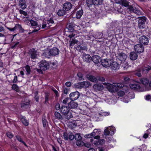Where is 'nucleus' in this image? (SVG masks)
Segmentation results:
<instances>
[{"label": "nucleus", "mask_w": 151, "mask_h": 151, "mask_svg": "<svg viewBox=\"0 0 151 151\" xmlns=\"http://www.w3.org/2000/svg\"><path fill=\"white\" fill-rule=\"evenodd\" d=\"M97 81H105V78L102 77L98 76L97 77Z\"/></svg>", "instance_id": "obj_58"}, {"label": "nucleus", "mask_w": 151, "mask_h": 151, "mask_svg": "<svg viewBox=\"0 0 151 151\" xmlns=\"http://www.w3.org/2000/svg\"><path fill=\"white\" fill-rule=\"evenodd\" d=\"M147 18L145 16L139 17L138 21V27L140 29H143L145 28V23L146 22Z\"/></svg>", "instance_id": "obj_6"}, {"label": "nucleus", "mask_w": 151, "mask_h": 151, "mask_svg": "<svg viewBox=\"0 0 151 151\" xmlns=\"http://www.w3.org/2000/svg\"><path fill=\"white\" fill-rule=\"evenodd\" d=\"M105 142V140L104 139H101L99 140L98 142L97 143V145H102L104 144Z\"/></svg>", "instance_id": "obj_56"}, {"label": "nucleus", "mask_w": 151, "mask_h": 151, "mask_svg": "<svg viewBox=\"0 0 151 151\" xmlns=\"http://www.w3.org/2000/svg\"><path fill=\"white\" fill-rule=\"evenodd\" d=\"M114 86L117 88L115 89L116 91L119 90L118 88L121 89L124 86V84L120 83H116L114 84Z\"/></svg>", "instance_id": "obj_34"}, {"label": "nucleus", "mask_w": 151, "mask_h": 151, "mask_svg": "<svg viewBox=\"0 0 151 151\" xmlns=\"http://www.w3.org/2000/svg\"><path fill=\"white\" fill-rule=\"evenodd\" d=\"M42 122L43 126L44 127H46V124H48V122L45 117H42Z\"/></svg>", "instance_id": "obj_48"}, {"label": "nucleus", "mask_w": 151, "mask_h": 151, "mask_svg": "<svg viewBox=\"0 0 151 151\" xmlns=\"http://www.w3.org/2000/svg\"><path fill=\"white\" fill-rule=\"evenodd\" d=\"M83 83H84V85H83L84 86V88H88L91 85V83H90L87 81H83Z\"/></svg>", "instance_id": "obj_50"}, {"label": "nucleus", "mask_w": 151, "mask_h": 151, "mask_svg": "<svg viewBox=\"0 0 151 151\" xmlns=\"http://www.w3.org/2000/svg\"><path fill=\"white\" fill-rule=\"evenodd\" d=\"M19 119L22 123L25 126H27L29 124V121L26 119L25 116L20 115L19 117Z\"/></svg>", "instance_id": "obj_23"}, {"label": "nucleus", "mask_w": 151, "mask_h": 151, "mask_svg": "<svg viewBox=\"0 0 151 151\" xmlns=\"http://www.w3.org/2000/svg\"><path fill=\"white\" fill-rule=\"evenodd\" d=\"M77 76L78 77L79 80H84L83 77V74L81 73L80 72H78L77 74Z\"/></svg>", "instance_id": "obj_52"}, {"label": "nucleus", "mask_w": 151, "mask_h": 151, "mask_svg": "<svg viewBox=\"0 0 151 151\" xmlns=\"http://www.w3.org/2000/svg\"><path fill=\"white\" fill-rule=\"evenodd\" d=\"M59 52V50L56 47H54L51 49L48 52H44L43 53V55L45 57L49 58L50 55H56L58 54Z\"/></svg>", "instance_id": "obj_4"}, {"label": "nucleus", "mask_w": 151, "mask_h": 151, "mask_svg": "<svg viewBox=\"0 0 151 151\" xmlns=\"http://www.w3.org/2000/svg\"><path fill=\"white\" fill-rule=\"evenodd\" d=\"M12 88V90L17 92H19L20 91L19 86L16 84H13Z\"/></svg>", "instance_id": "obj_38"}, {"label": "nucleus", "mask_w": 151, "mask_h": 151, "mask_svg": "<svg viewBox=\"0 0 151 151\" xmlns=\"http://www.w3.org/2000/svg\"><path fill=\"white\" fill-rule=\"evenodd\" d=\"M6 134L7 136L10 139H12L14 136V135L11 132H7Z\"/></svg>", "instance_id": "obj_55"}, {"label": "nucleus", "mask_w": 151, "mask_h": 151, "mask_svg": "<svg viewBox=\"0 0 151 151\" xmlns=\"http://www.w3.org/2000/svg\"><path fill=\"white\" fill-rule=\"evenodd\" d=\"M30 22L31 26L33 28H36L37 27H39L38 29H34L32 32L30 30H29V32H28V34L29 35H30L32 33L36 32L38 31L40 29V27H39L38 25V24L36 21H35L34 20L32 19L30 20Z\"/></svg>", "instance_id": "obj_9"}, {"label": "nucleus", "mask_w": 151, "mask_h": 151, "mask_svg": "<svg viewBox=\"0 0 151 151\" xmlns=\"http://www.w3.org/2000/svg\"><path fill=\"white\" fill-rule=\"evenodd\" d=\"M101 60L100 56L98 55H94L92 57V61L95 63H99Z\"/></svg>", "instance_id": "obj_24"}, {"label": "nucleus", "mask_w": 151, "mask_h": 151, "mask_svg": "<svg viewBox=\"0 0 151 151\" xmlns=\"http://www.w3.org/2000/svg\"><path fill=\"white\" fill-rule=\"evenodd\" d=\"M101 85L98 84H95L93 86V88L98 90H100L101 89Z\"/></svg>", "instance_id": "obj_54"}, {"label": "nucleus", "mask_w": 151, "mask_h": 151, "mask_svg": "<svg viewBox=\"0 0 151 151\" xmlns=\"http://www.w3.org/2000/svg\"><path fill=\"white\" fill-rule=\"evenodd\" d=\"M94 136L93 132L91 134H88L85 135L84 137L86 138H90L93 137Z\"/></svg>", "instance_id": "obj_53"}, {"label": "nucleus", "mask_w": 151, "mask_h": 151, "mask_svg": "<svg viewBox=\"0 0 151 151\" xmlns=\"http://www.w3.org/2000/svg\"><path fill=\"white\" fill-rule=\"evenodd\" d=\"M86 4L89 9L93 10H101L100 8L102 4V0H85Z\"/></svg>", "instance_id": "obj_1"}, {"label": "nucleus", "mask_w": 151, "mask_h": 151, "mask_svg": "<svg viewBox=\"0 0 151 151\" xmlns=\"http://www.w3.org/2000/svg\"><path fill=\"white\" fill-rule=\"evenodd\" d=\"M50 66L49 62L46 60L41 61L40 64V68L43 70H46L48 69Z\"/></svg>", "instance_id": "obj_10"}, {"label": "nucleus", "mask_w": 151, "mask_h": 151, "mask_svg": "<svg viewBox=\"0 0 151 151\" xmlns=\"http://www.w3.org/2000/svg\"><path fill=\"white\" fill-rule=\"evenodd\" d=\"M60 112L63 115L65 118L68 120L73 117L71 113L68 106L62 105L60 107Z\"/></svg>", "instance_id": "obj_3"}, {"label": "nucleus", "mask_w": 151, "mask_h": 151, "mask_svg": "<svg viewBox=\"0 0 151 151\" xmlns=\"http://www.w3.org/2000/svg\"><path fill=\"white\" fill-rule=\"evenodd\" d=\"M76 50L79 52H81L83 50H86L87 48L85 46H83L82 45L77 44V45L75 47Z\"/></svg>", "instance_id": "obj_28"}, {"label": "nucleus", "mask_w": 151, "mask_h": 151, "mask_svg": "<svg viewBox=\"0 0 151 151\" xmlns=\"http://www.w3.org/2000/svg\"><path fill=\"white\" fill-rule=\"evenodd\" d=\"M99 116L100 117L106 116L110 115V113L109 112L105 111L104 112H101L99 113Z\"/></svg>", "instance_id": "obj_36"}, {"label": "nucleus", "mask_w": 151, "mask_h": 151, "mask_svg": "<svg viewBox=\"0 0 151 151\" xmlns=\"http://www.w3.org/2000/svg\"><path fill=\"white\" fill-rule=\"evenodd\" d=\"M30 54V58L31 59H35L37 57V50L33 48L29 51Z\"/></svg>", "instance_id": "obj_27"}, {"label": "nucleus", "mask_w": 151, "mask_h": 151, "mask_svg": "<svg viewBox=\"0 0 151 151\" xmlns=\"http://www.w3.org/2000/svg\"><path fill=\"white\" fill-rule=\"evenodd\" d=\"M129 57L131 60H134L137 59L138 55L136 52H132L130 53Z\"/></svg>", "instance_id": "obj_32"}, {"label": "nucleus", "mask_w": 151, "mask_h": 151, "mask_svg": "<svg viewBox=\"0 0 151 151\" xmlns=\"http://www.w3.org/2000/svg\"><path fill=\"white\" fill-rule=\"evenodd\" d=\"M21 8L22 9H24L27 7V5L26 3H24V4H23L21 5H20Z\"/></svg>", "instance_id": "obj_64"}, {"label": "nucleus", "mask_w": 151, "mask_h": 151, "mask_svg": "<svg viewBox=\"0 0 151 151\" xmlns=\"http://www.w3.org/2000/svg\"><path fill=\"white\" fill-rule=\"evenodd\" d=\"M71 40V39H70ZM72 40L70 41V46H73L75 44L77 43H77L78 42V40L75 39H73L72 38Z\"/></svg>", "instance_id": "obj_44"}, {"label": "nucleus", "mask_w": 151, "mask_h": 151, "mask_svg": "<svg viewBox=\"0 0 151 151\" xmlns=\"http://www.w3.org/2000/svg\"><path fill=\"white\" fill-rule=\"evenodd\" d=\"M84 83L83 82H79L76 83L74 84L75 87L76 88H77L79 89H81L84 88L83 85H84Z\"/></svg>", "instance_id": "obj_35"}, {"label": "nucleus", "mask_w": 151, "mask_h": 151, "mask_svg": "<svg viewBox=\"0 0 151 151\" xmlns=\"http://www.w3.org/2000/svg\"><path fill=\"white\" fill-rule=\"evenodd\" d=\"M118 57V59L121 61H124L127 58V55L123 52L119 53Z\"/></svg>", "instance_id": "obj_26"}, {"label": "nucleus", "mask_w": 151, "mask_h": 151, "mask_svg": "<svg viewBox=\"0 0 151 151\" xmlns=\"http://www.w3.org/2000/svg\"><path fill=\"white\" fill-rule=\"evenodd\" d=\"M30 101L29 100L28 102H22L21 103V106L22 108L28 106L30 104Z\"/></svg>", "instance_id": "obj_39"}, {"label": "nucleus", "mask_w": 151, "mask_h": 151, "mask_svg": "<svg viewBox=\"0 0 151 151\" xmlns=\"http://www.w3.org/2000/svg\"><path fill=\"white\" fill-rule=\"evenodd\" d=\"M38 91H36L34 93V98L37 102H39V96H38Z\"/></svg>", "instance_id": "obj_47"}, {"label": "nucleus", "mask_w": 151, "mask_h": 151, "mask_svg": "<svg viewBox=\"0 0 151 151\" xmlns=\"http://www.w3.org/2000/svg\"><path fill=\"white\" fill-rule=\"evenodd\" d=\"M54 23V21L53 20V19L51 18H50L49 19H48L47 21V24L49 25L48 26H50V24H53Z\"/></svg>", "instance_id": "obj_57"}, {"label": "nucleus", "mask_w": 151, "mask_h": 151, "mask_svg": "<svg viewBox=\"0 0 151 151\" xmlns=\"http://www.w3.org/2000/svg\"><path fill=\"white\" fill-rule=\"evenodd\" d=\"M86 78L88 80L92 82H97V78L93 75L87 74L86 75Z\"/></svg>", "instance_id": "obj_25"}, {"label": "nucleus", "mask_w": 151, "mask_h": 151, "mask_svg": "<svg viewBox=\"0 0 151 151\" xmlns=\"http://www.w3.org/2000/svg\"><path fill=\"white\" fill-rule=\"evenodd\" d=\"M104 31H103L102 32H96L94 35V37L96 39H102L103 42H105V39H104Z\"/></svg>", "instance_id": "obj_14"}, {"label": "nucleus", "mask_w": 151, "mask_h": 151, "mask_svg": "<svg viewBox=\"0 0 151 151\" xmlns=\"http://www.w3.org/2000/svg\"><path fill=\"white\" fill-rule=\"evenodd\" d=\"M24 68L26 70L27 73V75H29L31 72V70L30 67L28 65H27L25 66Z\"/></svg>", "instance_id": "obj_45"}, {"label": "nucleus", "mask_w": 151, "mask_h": 151, "mask_svg": "<svg viewBox=\"0 0 151 151\" xmlns=\"http://www.w3.org/2000/svg\"><path fill=\"white\" fill-rule=\"evenodd\" d=\"M128 9L131 13H134L137 14L139 15L141 13L140 10H138L135 6L130 5L128 6Z\"/></svg>", "instance_id": "obj_15"}, {"label": "nucleus", "mask_w": 151, "mask_h": 151, "mask_svg": "<svg viewBox=\"0 0 151 151\" xmlns=\"http://www.w3.org/2000/svg\"><path fill=\"white\" fill-rule=\"evenodd\" d=\"M75 139V135L70 132H69V139L70 141H72Z\"/></svg>", "instance_id": "obj_51"}, {"label": "nucleus", "mask_w": 151, "mask_h": 151, "mask_svg": "<svg viewBox=\"0 0 151 151\" xmlns=\"http://www.w3.org/2000/svg\"><path fill=\"white\" fill-rule=\"evenodd\" d=\"M67 13L64 9H59L57 12V14L59 16H62L66 14Z\"/></svg>", "instance_id": "obj_33"}, {"label": "nucleus", "mask_w": 151, "mask_h": 151, "mask_svg": "<svg viewBox=\"0 0 151 151\" xmlns=\"http://www.w3.org/2000/svg\"><path fill=\"white\" fill-rule=\"evenodd\" d=\"M110 66L112 70H118L119 68V64L116 62H111Z\"/></svg>", "instance_id": "obj_22"}, {"label": "nucleus", "mask_w": 151, "mask_h": 151, "mask_svg": "<svg viewBox=\"0 0 151 151\" xmlns=\"http://www.w3.org/2000/svg\"><path fill=\"white\" fill-rule=\"evenodd\" d=\"M75 26L72 23H69L68 24L65 29L64 33L66 36L68 37L70 39L74 37L75 34L74 33L75 31Z\"/></svg>", "instance_id": "obj_2"}, {"label": "nucleus", "mask_w": 151, "mask_h": 151, "mask_svg": "<svg viewBox=\"0 0 151 151\" xmlns=\"http://www.w3.org/2000/svg\"><path fill=\"white\" fill-rule=\"evenodd\" d=\"M55 108L56 110H60V107L59 103H57L55 104Z\"/></svg>", "instance_id": "obj_60"}, {"label": "nucleus", "mask_w": 151, "mask_h": 151, "mask_svg": "<svg viewBox=\"0 0 151 151\" xmlns=\"http://www.w3.org/2000/svg\"><path fill=\"white\" fill-rule=\"evenodd\" d=\"M19 12L20 13L22 14H23V15L26 16L27 15V13L25 11H24L22 10H19Z\"/></svg>", "instance_id": "obj_61"}, {"label": "nucleus", "mask_w": 151, "mask_h": 151, "mask_svg": "<svg viewBox=\"0 0 151 151\" xmlns=\"http://www.w3.org/2000/svg\"><path fill=\"white\" fill-rule=\"evenodd\" d=\"M104 33V39L105 40H110V37H113L114 35V32L113 30H108L107 31H105Z\"/></svg>", "instance_id": "obj_8"}, {"label": "nucleus", "mask_w": 151, "mask_h": 151, "mask_svg": "<svg viewBox=\"0 0 151 151\" xmlns=\"http://www.w3.org/2000/svg\"><path fill=\"white\" fill-rule=\"evenodd\" d=\"M72 7V4L69 1H66L63 4V9L67 12L71 9Z\"/></svg>", "instance_id": "obj_16"}, {"label": "nucleus", "mask_w": 151, "mask_h": 151, "mask_svg": "<svg viewBox=\"0 0 151 151\" xmlns=\"http://www.w3.org/2000/svg\"><path fill=\"white\" fill-rule=\"evenodd\" d=\"M80 96V93L78 91L71 92L69 95V98L71 101H75Z\"/></svg>", "instance_id": "obj_11"}, {"label": "nucleus", "mask_w": 151, "mask_h": 151, "mask_svg": "<svg viewBox=\"0 0 151 151\" xmlns=\"http://www.w3.org/2000/svg\"><path fill=\"white\" fill-rule=\"evenodd\" d=\"M140 81L145 86L148 85L149 83V79L146 78L140 79Z\"/></svg>", "instance_id": "obj_31"}, {"label": "nucleus", "mask_w": 151, "mask_h": 151, "mask_svg": "<svg viewBox=\"0 0 151 151\" xmlns=\"http://www.w3.org/2000/svg\"><path fill=\"white\" fill-rule=\"evenodd\" d=\"M120 4L125 7H127L129 6V2L127 0H122Z\"/></svg>", "instance_id": "obj_40"}, {"label": "nucleus", "mask_w": 151, "mask_h": 151, "mask_svg": "<svg viewBox=\"0 0 151 151\" xmlns=\"http://www.w3.org/2000/svg\"><path fill=\"white\" fill-rule=\"evenodd\" d=\"M79 8L80 7L79 6L76 7L75 9V10L77 11L76 17V18L77 19H80L83 13V10L82 9V8H81V9H80L78 10Z\"/></svg>", "instance_id": "obj_18"}, {"label": "nucleus", "mask_w": 151, "mask_h": 151, "mask_svg": "<svg viewBox=\"0 0 151 151\" xmlns=\"http://www.w3.org/2000/svg\"><path fill=\"white\" fill-rule=\"evenodd\" d=\"M116 131L115 127L112 126H110L107 127L105 129L104 131V134L105 135H112Z\"/></svg>", "instance_id": "obj_7"}, {"label": "nucleus", "mask_w": 151, "mask_h": 151, "mask_svg": "<svg viewBox=\"0 0 151 151\" xmlns=\"http://www.w3.org/2000/svg\"><path fill=\"white\" fill-rule=\"evenodd\" d=\"M111 61L109 59H102L101 62V65L104 67L107 68L110 66Z\"/></svg>", "instance_id": "obj_17"}, {"label": "nucleus", "mask_w": 151, "mask_h": 151, "mask_svg": "<svg viewBox=\"0 0 151 151\" xmlns=\"http://www.w3.org/2000/svg\"><path fill=\"white\" fill-rule=\"evenodd\" d=\"M139 42L142 45H147L149 43V39L145 35L142 36L139 38Z\"/></svg>", "instance_id": "obj_12"}, {"label": "nucleus", "mask_w": 151, "mask_h": 151, "mask_svg": "<svg viewBox=\"0 0 151 151\" xmlns=\"http://www.w3.org/2000/svg\"><path fill=\"white\" fill-rule=\"evenodd\" d=\"M56 119L62 120L63 119L62 116L58 111H55L54 113Z\"/></svg>", "instance_id": "obj_37"}, {"label": "nucleus", "mask_w": 151, "mask_h": 151, "mask_svg": "<svg viewBox=\"0 0 151 151\" xmlns=\"http://www.w3.org/2000/svg\"><path fill=\"white\" fill-rule=\"evenodd\" d=\"M147 67L143 66L141 68V70L143 75H146L148 73L150 69V66L148 65H147Z\"/></svg>", "instance_id": "obj_20"}, {"label": "nucleus", "mask_w": 151, "mask_h": 151, "mask_svg": "<svg viewBox=\"0 0 151 151\" xmlns=\"http://www.w3.org/2000/svg\"><path fill=\"white\" fill-rule=\"evenodd\" d=\"M69 99L68 97L65 98L63 100L62 103L64 104H66Z\"/></svg>", "instance_id": "obj_63"}, {"label": "nucleus", "mask_w": 151, "mask_h": 151, "mask_svg": "<svg viewBox=\"0 0 151 151\" xmlns=\"http://www.w3.org/2000/svg\"><path fill=\"white\" fill-rule=\"evenodd\" d=\"M78 104L77 102H75L74 101H71L68 104V107L70 109H74L76 108Z\"/></svg>", "instance_id": "obj_29"}, {"label": "nucleus", "mask_w": 151, "mask_h": 151, "mask_svg": "<svg viewBox=\"0 0 151 151\" xmlns=\"http://www.w3.org/2000/svg\"><path fill=\"white\" fill-rule=\"evenodd\" d=\"M50 99V94L49 93H46L45 95V103L47 104L49 103L48 101Z\"/></svg>", "instance_id": "obj_43"}, {"label": "nucleus", "mask_w": 151, "mask_h": 151, "mask_svg": "<svg viewBox=\"0 0 151 151\" xmlns=\"http://www.w3.org/2000/svg\"><path fill=\"white\" fill-rule=\"evenodd\" d=\"M52 90L55 94V97H58L59 96L58 92L54 88L52 89Z\"/></svg>", "instance_id": "obj_62"}, {"label": "nucleus", "mask_w": 151, "mask_h": 151, "mask_svg": "<svg viewBox=\"0 0 151 151\" xmlns=\"http://www.w3.org/2000/svg\"><path fill=\"white\" fill-rule=\"evenodd\" d=\"M142 45L137 44L134 46V49L135 51L138 53L140 54L144 51V47Z\"/></svg>", "instance_id": "obj_13"}, {"label": "nucleus", "mask_w": 151, "mask_h": 151, "mask_svg": "<svg viewBox=\"0 0 151 151\" xmlns=\"http://www.w3.org/2000/svg\"><path fill=\"white\" fill-rule=\"evenodd\" d=\"M141 72V70L140 69H139L135 71L134 72V74L137 76L141 77L142 76Z\"/></svg>", "instance_id": "obj_42"}, {"label": "nucleus", "mask_w": 151, "mask_h": 151, "mask_svg": "<svg viewBox=\"0 0 151 151\" xmlns=\"http://www.w3.org/2000/svg\"><path fill=\"white\" fill-rule=\"evenodd\" d=\"M118 95L119 96H122L124 95L125 94V93L123 91H120L117 92Z\"/></svg>", "instance_id": "obj_59"}, {"label": "nucleus", "mask_w": 151, "mask_h": 151, "mask_svg": "<svg viewBox=\"0 0 151 151\" xmlns=\"http://www.w3.org/2000/svg\"><path fill=\"white\" fill-rule=\"evenodd\" d=\"M64 138L65 140H68L69 139V132H64L63 133Z\"/></svg>", "instance_id": "obj_49"}, {"label": "nucleus", "mask_w": 151, "mask_h": 151, "mask_svg": "<svg viewBox=\"0 0 151 151\" xmlns=\"http://www.w3.org/2000/svg\"><path fill=\"white\" fill-rule=\"evenodd\" d=\"M140 83L137 82H135L133 84L129 85L130 88L132 89L138 91H140L141 87Z\"/></svg>", "instance_id": "obj_21"}, {"label": "nucleus", "mask_w": 151, "mask_h": 151, "mask_svg": "<svg viewBox=\"0 0 151 151\" xmlns=\"http://www.w3.org/2000/svg\"><path fill=\"white\" fill-rule=\"evenodd\" d=\"M82 137L79 133H76L75 135V139L76 140V144L77 146L81 147L84 144V143L82 141Z\"/></svg>", "instance_id": "obj_5"}, {"label": "nucleus", "mask_w": 151, "mask_h": 151, "mask_svg": "<svg viewBox=\"0 0 151 151\" xmlns=\"http://www.w3.org/2000/svg\"><path fill=\"white\" fill-rule=\"evenodd\" d=\"M94 136L96 135H99L101 134V130L100 129H95L92 132Z\"/></svg>", "instance_id": "obj_41"}, {"label": "nucleus", "mask_w": 151, "mask_h": 151, "mask_svg": "<svg viewBox=\"0 0 151 151\" xmlns=\"http://www.w3.org/2000/svg\"><path fill=\"white\" fill-rule=\"evenodd\" d=\"M83 61L86 63H90L92 61V57L89 55L84 53L82 55Z\"/></svg>", "instance_id": "obj_19"}, {"label": "nucleus", "mask_w": 151, "mask_h": 151, "mask_svg": "<svg viewBox=\"0 0 151 151\" xmlns=\"http://www.w3.org/2000/svg\"><path fill=\"white\" fill-rule=\"evenodd\" d=\"M129 67L127 63L126 62L122 64V68L124 70H127Z\"/></svg>", "instance_id": "obj_46"}, {"label": "nucleus", "mask_w": 151, "mask_h": 151, "mask_svg": "<svg viewBox=\"0 0 151 151\" xmlns=\"http://www.w3.org/2000/svg\"><path fill=\"white\" fill-rule=\"evenodd\" d=\"M15 137L17 140L19 142L23 143L24 145L27 147H28V146L25 142L23 140L21 136L19 135H15Z\"/></svg>", "instance_id": "obj_30"}]
</instances>
